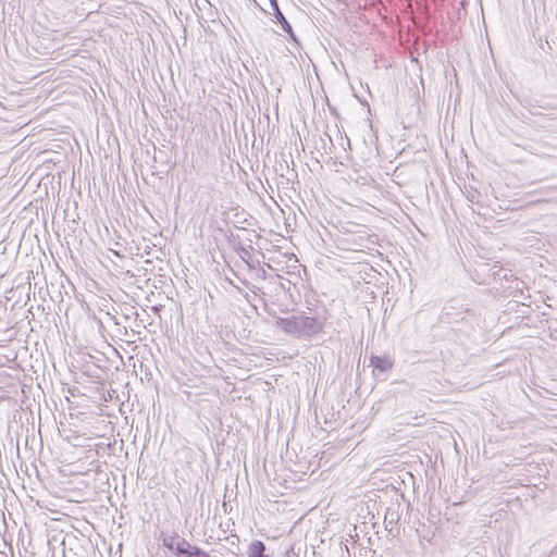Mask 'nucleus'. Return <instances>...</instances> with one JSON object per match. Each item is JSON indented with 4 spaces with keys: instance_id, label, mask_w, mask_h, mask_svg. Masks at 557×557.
<instances>
[{
    "instance_id": "f257e3e1",
    "label": "nucleus",
    "mask_w": 557,
    "mask_h": 557,
    "mask_svg": "<svg viewBox=\"0 0 557 557\" xmlns=\"http://www.w3.org/2000/svg\"><path fill=\"white\" fill-rule=\"evenodd\" d=\"M276 325L289 334H300L304 329H313L317 326V321L311 317H302L300 319L293 318H280L276 320Z\"/></svg>"
},
{
    "instance_id": "f03ea898",
    "label": "nucleus",
    "mask_w": 557,
    "mask_h": 557,
    "mask_svg": "<svg viewBox=\"0 0 557 557\" xmlns=\"http://www.w3.org/2000/svg\"><path fill=\"white\" fill-rule=\"evenodd\" d=\"M176 553L184 557H209V554L197 546L190 545L187 541H182L176 546Z\"/></svg>"
},
{
    "instance_id": "7ed1b4c3",
    "label": "nucleus",
    "mask_w": 557,
    "mask_h": 557,
    "mask_svg": "<svg viewBox=\"0 0 557 557\" xmlns=\"http://www.w3.org/2000/svg\"><path fill=\"white\" fill-rule=\"evenodd\" d=\"M265 546L261 541H255L250 544L248 554L249 557H265L264 556Z\"/></svg>"
}]
</instances>
